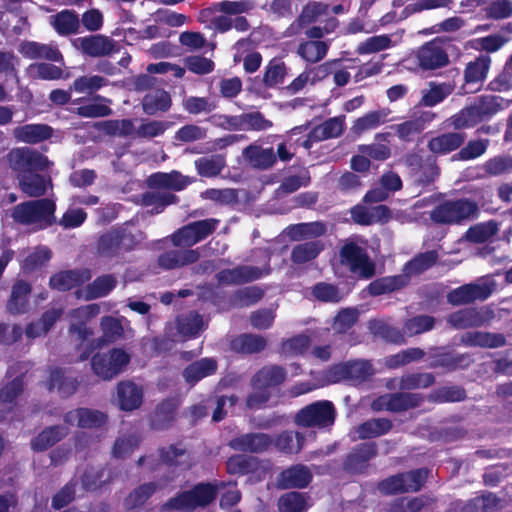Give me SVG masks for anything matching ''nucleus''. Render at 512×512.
<instances>
[{
  "mask_svg": "<svg viewBox=\"0 0 512 512\" xmlns=\"http://www.w3.org/2000/svg\"><path fill=\"white\" fill-rule=\"evenodd\" d=\"M197 173L201 177L212 178L218 176L226 166L225 156L213 154L194 161Z\"/></svg>",
  "mask_w": 512,
  "mask_h": 512,
  "instance_id": "nucleus-57",
  "label": "nucleus"
},
{
  "mask_svg": "<svg viewBox=\"0 0 512 512\" xmlns=\"http://www.w3.org/2000/svg\"><path fill=\"white\" fill-rule=\"evenodd\" d=\"M18 183L21 191L29 197H41L46 194L51 180L39 173L18 174Z\"/></svg>",
  "mask_w": 512,
  "mask_h": 512,
  "instance_id": "nucleus-43",
  "label": "nucleus"
},
{
  "mask_svg": "<svg viewBox=\"0 0 512 512\" xmlns=\"http://www.w3.org/2000/svg\"><path fill=\"white\" fill-rule=\"evenodd\" d=\"M68 428L63 425H52L43 429L31 440V448L43 452L60 442L68 435Z\"/></svg>",
  "mask_w": 512,
  "mask_h": 512,
  "instance_id": "nucleus-37",
  "label": "nucleus"
},
{
  "mask_svg": "<svg viewBox=\"0 0 512 512\" xmlns=\"http://www.w3.org/2000/svg\"><path fill=\"white\" fill-rule=\"evenodd\" d=\"M345 129V116H336L325 120L311 129V135L316 140H327L341 136Z\"/></svg>",
  "mask_w": 512,
  "mask_h": 512,
  "instance_id": "nucleus-52",
  "label": "nucleus"
},
{
  "mask_svg": "<svg viewBox=\"0 0 512 512\" xmlns=\"http://www.w3.org/2000/svg\"><path fill=\"white\" fill-rule=\"evenodd\" d=\"M483 315L475 308H464L451 313L447 322L455 329L480 327L484 324Z\"/></svg>",
  "mask_w": 512,
  "mask_h": 512,
  "instance_id": "nucleus-48",
  "label": "nucleus"
},
{
  "mask_svg": "<svg viewBox=\"0 0 512 512\" xmlns=\"http://www.w3.org/2000/svg\"><path fill=\"white\" fill-rule=\"evenodd\" d=\"M470 364L469 355L454 353L446 347L431 348L427 356V367L440 369L443 373L463 370L468 368Z\"/></svg>",
  "mask_w": 512,
  "mask_h": 512,
  "instance_id": "nucleus-13",
  "label": "nucleus"
},
{
  "mask_svg": "<svg viewBox=\"0 0 512 512\" xmlns=\"http://www.w3.org/2000/svg\"><path fill=\"white\" fill-rule=\"evenodd\" d=\"M56 203L49 198L21 202L11 212L14 222L21 225H36L46 229L56 223Z\"/></svg>",
  "mask_w": 512,
  "mask_h": 512,
  "instance_id": "nucleus-5",
  "label": "nucleus"
},
{
  "mask_svg": "<svg viewBox=\"0 0 512 512\" xmlns=\"http://www.w3.org/2000/svg\"><path fill=\"white\" fill-rule=\"evenodd\" d=\"M130 362V355L122 348H112L106 353L98 352L91 358L95 375L103 380H111L124 371Z\"/></svg>",
  "mask_w": 512,
  "mask_h": 512,
  "instance_id": "nucleus-10",
  "label": "nucleus"
},
{
  "mask_svg": "<svg viewBox=\"0 0 512 512\" xmlns=\"http://www.w3.org/2000/svg\"><path fill=\"white\" fill-rule=\"evenodd\" d=\"M155 482L143 483L133 489L123 501L124 508L127 511H133L142 507L157 491Z\"/></svg>",
  "mask_w": 512,
  "mask_h": 512,
  "instance_id": "nucleus-54",
  "label": "nucleus"
},
{
  "mask_svg": "<svg viewBox=\"0 0 512 512\" xmlns=\"http://www.w3.org/2000/svg\"><path fill=\"white\" fill-rule=\"evenodd\" d=\"M139 239L127 227H113L101 234L96 242L97 253L105 258H114L122 253L133 251Z\"/></svg>",
  "mask_w": 512,
  "mask_h": 512,
  "instance_id": "nucleus-7",
  "label": "nucleus"
},
{
  "mask_svg": "<svg viewBox=\"0 0 512 512\" xmlns=\"http://www.w3.org/2000/svg\"><path fill=\"white\" fill-rule=\"evenodd\" d=\"M418 65L423 70H434L448 64L449 58L443 43L432 40L420 47L417 53Z\"/></svg>",
  "mask_w": 512,
  "mask_h": 512,
  "instance_id": "nucleus-19",
  "label": "nucleus"
},
{
  "mask_svg": "<svg viewBox=\"0 0 512 512\" xmlns=\"http://www.w3.org/2000/svg\"><path fill=\"white\" fill-rule=\"evenodd\" d=\"M117 278L113 274H104L95 278L85 288V299L94 300L110 294L117 285Z\"/></svg>",
  "mask_w": 512,
  "mask_h": 512,
  "instance_id": "nucleus-55",
  "label": "nucleus"
},
{
  "mask_svg": "<svg viewBox=\"0 0 512 512\" xmlns=\"http://www.w3.org/2000/svg\"><path fill=\"white\" fill-rule=\"evenodd\" d=\"M324 244L320 240L307 241L293 247L291 261L301 265L314 260L323 251Z\"/></svg>",
  "mask_w": 512,
  "mask_h": 512,
  "instance_id": "nucleus-58",
  "label": "nucleus"
},
{
  "mask_svg": "<svg viewBox=\"0 0 512 512\" xmlns=\"http://www.w3.org/2000/svg\"><path fill=\"white\" fill-rule=\"evenodd\" d=\"M306 493L291 491L280 496L278 499L279 512H304L309 508Z\"/></svg>",
  "mask_w": 512,
  "mask_h": 512,
  "instance_id": "nucleus-63",
  "label": "nucleus"
},
{
  "mask_svg": "<svg viewBox=\"0 0 512 512\" xmlns=\"http://www.w3.org/2000/svg\"><path fill=\"white\" fill-rule=\"evenodd\" d=\"M288 72L289 68L281 57L272 58L264 68L263 85L266 88H275L283 84Z\"/></svg>",
  "mask_w": 512,
  "mask_h": 512,
  "instance_id": "nucleus-49",
  "label": "nucleus"
},
{
  "mask_svg": "<svg viewBox=\"0 0 512 512\" xmlns=\"http://www.w3.org/2000/svg\"><path fill=\"white\" fill-rule=\"evenodd\" d=\"M117 402L119 408L123 411H134L138 409L143 402V389L133 381H120L116 387Z\"/></svg>",
  "mask_w": 512,
  "mask_h": 512,
  "instance_id": "nucleus-28",
  "label": "nucleus"
},
{
  "mask_svg": "<svg viewBox=\"0 0 512 512\" xmlns=\"http://www.w3.org/2000/svg\"><path fill=\"white\" fill-rule=\"evenodd\" d=\"M267 346L265 337L244 333L231 341V349L236 353L252 355L262 352Z\"/></svg>",
  "mask_w": 512,
  "mask_h": 512,
  "instance_id": "nucleus-45",
  "label": "nucleus"
},
{
  "mask_svg": "<svg viewBox=\"0 0 512 512\" xmlns=\"http://www.w3.org/2000/svg\"><path fill=\"white\" fill-rule=\"evenodd\" d=\"M73 45L83 55L92 58L106 57L112 53L119 52L116 41L103 34L76 38L73 41Z\"/></svg>",
  "mask_w": 512,
  "mask_h": 512,
  "instance_id": "nucleus-15",
  "label": "nucleus"
},
{
  "mask_svg": "<svg viewBox=\"0 0 512 512\" xmlns=\"http://www.w3.org/2000/svg\"><path fill=\"white\" fill-rule=\"evenodd\" d=\"M31 292L32 287L28 282L22 279L17 280L12 286L11 295L6 304L7 311L12 315L26 313Z\"/></svg>",
  "mask_w": 512,
  "mask_h": 512,
  "instance_id": "nucleus-34",
  "label": "nucleus"
},
{
  "mask_svg": "<svg viewBox=\"0 0 512 512\" xmlns=\"http://www.w3.org/2000/svg\"><path fill=\"white\" fill-rule=\"evenodd\" d=\"M329 5L320 1H309L303 6L300 15L297 18V23L300 27H306L321 17L329 14Z\"/></svg>",
  "mask_w": 512,
  "mask_h": 512,
  "instance_id": "nucleus-64",
  "label": "nucleus"
},
{
  "mask_svg": "<svg viewBox=\"0 0 512 512\" xmlns=\"http://www.w3.org/2000/svg\"><path fill=\"white\" fill-rule=\"evenodd\" d=\"M190 183L191 181L187 176H183L176 170L169 173L156 172L148 178V184L152 188H165L175 191L185 189Z\"/></svg>",
  "mask_w": 512,
  "mask_h": 512,
  "instance_id": "nucleus-38",
  "label": "nucleus"
},
{
  "mask_svg": "<svg viewBox=\"0 0 512 512\" xmlns=\"http://www.w3.org/2000/svg\"><path fill=\"white\" fill-rule=\"evenodd\" d=\"M341 263L348 265L350 271L359 273L364 279H370L375 274V265L370 261L366 251L355 242H349L340 249Z\"/></svg>",
  "mask_w": 512,
  "mask_h": 512,
  "instance_id": "nucleus-14",
  "label": "nucleus"
},
{
  "mask_svg": "<svg viewBox=\"0 0 512 512\" xmlns=\"http://www.w3.org/2000/svg\"><path fill=\"white\" fill-rule=\"evenodd\" d=\"M480 209L473 199L461 197L445 199L430 212V219L438 225H465L478 218Z\"/></svg>",
  "mask_w": 512,
  "mask_h": 512,
  "instance_id": "nucleus-4",
  "label": "nucleus"
},
{
  "mask_svg": "<svg viewBox=\"0 0 512 512\" xmlns=\"http://www.w3.org/2000/svg\"><path fill=\"white\" fill-rule=\"evenodd\" d=\"M11 167L18 174L38 173L48 166V159L42 153L30 148H18L9 154Z\"/></svg>",
  "mask_w": 512,
  "mask_h": 512,
  "instance_id": "nucleus-16",
  "label": "nucleus"
},
{
  "mask_svg": "<svg viewBox=\"0 0 512 512\" xmlns=\"http://www.w3.org/2000/svg\"><path fill=\"white\" fill-rule=\"evenodd\" d=\"M218 224V219L208 218L190 222L177 229L171 235V242L178 249L161 253L157 260L159 267L173 270L196 263L200 258V252L198 248L191 247L212 235Z\"/></svg>",
  "mask_w": 512,
  "mask_h": 512,
  "instance_id": "nucleus-1",
  "label": "nucleus"
},
{
  "mask_svg": "<svg viewBox=\"0 0 512 512\" xmlns=\"http://www.w3.org/2000/svg\"><path fill=\"white\" fill-rule=\"evenodd\" d=\"M288 378V371L278 364H266L257 370L250 379L254 392L248 394L246 407L251 410L264 407L273 393H278Z\"/></svg>",
  "mask_w": 512,
  "mask_h": 512,
  "instance_id": "nucleus-2",
  "label": "nucleus"
},
{
  "mask_svg": "<svg viewBox=\"0 0 512 512\" xmlns=\"http://www.w3.org/2000/svg\"><path fill=\"white\" fill-rule=\"evenodd\" d=\"M72 104L78 105L74 113L83 118H103L113 113L109 106L111 100L98 94L92 98H76L72 101Z\"/></svg>",
  "mask_w": 512,
  "mask_h": 512,
  "instance_id": "nucleus-20",
  "label": "nucleus"
},
{
  "mask_svg": "<svg viewBox=\"0 0 512 512\" xmlns=\"http://www.w3.org/2000/svg\"><path fill=\"white\" fill-rule=\"evenodd\" d=\"M53 27L58 34L66 36L75 34L80 27L78 14L73 10H63L53 16Z\"/></svg>",
  "mask_w": 512,
  "mask_h": 512,
  "instance_id": "nucleus-60",
  "label": "nucleus"
},
{
  "mask_svg": "<svg viewBox=\"0 0 512 512\" xmlns=\"http://www.w3.org/2000/svg\"><path fill=\"white\" fill-rule=\"evenodd\" d=\"M53 135V128L48 124H25L17 126L13 130V136L18 142L38 144L48 140Z\"/></svg>",
  "mask_w": 512,
  "mask_h": 512,
  "instance_id": "nucleus-30",
  "label": "nucleus"
},
{
  "mask_svg": "<svg viewBox=\"0 0 512 512\" xmlns=\"http://www.w3.org/2000/svg\"><path fill=\"white\" fill-rule=\"evenodd\" d=\"M176 415V407L171 400L160 402L151 417V426L156 430H165L172 426Z\"/></svg>",
  "mask_w": 512,
  "mask_h": 512,
  "instance_id": "nucleus-56",
  "label": "nucleus"
},
{
  "mask_svg": "<svg viewBox=\"0 0 512 512\" xmlns=\"http://www.w3.org/2000/svg\"><path fill=\"white\" fill-rule=\"evenodd\" d=\"M375 373L370 360H350L334 365L329 370L332 382L349 381L352 384H361L369 380Z\"/></svg>",
  "mask_w": 512,
  "mask_h": 512,
  "instance_id": "nucleus-11",
  "label": "nucleus"
},
{
  "mask_svg": "<svg viewBox=\"0 0 512 512\" xmlns=\"http://www.w3.org/2000/svg\"><path fill=\"white\" fill-rule=\"evenodd\" d=\"M466 139V132H445L432 137L427 143V148L435 157L437 155H448L460 149Z\"/></svg>",
  "mask_w": 512,
  "mask_h": 512,
  "instance_id": "nucleus-26",
  "label": "nucleus"
},
{
  "mask_svg": "<svg viewBox=\"0 0 512 512\" xmlns=\"http://www.w3.org/2000/svg\"><path fill=\"white\" fill-rule=\"evenodd\" d=\"M368 328L373 336L379 337L388 343L395 345H403L406 343L403 329L401 330L392 326L383 320H370L368 322Z\"/></svg>",
  "mask_w": 512,
  "mask_h": 512,
  "instance_id": "nucleus-44",
  "label": "nucleus"
},
{
  "mask_svg": "<svg viewBox=\"0 0 512 512\" xmlns=\"http://www.w3.org/2000/svg\"><path fill=\"white\" fill-rule=\"evenodd\" d=\"M508 106L509 101L497 95H480L470 105L478 124L491 119Z\"/></svg>",
  "mask_w": 512,
  "mask_h": 512,
  "instance_id": "nucleus-25",
  "label": "nucleus"
},
{
  "mask_svg": "<svg viewBox=\"0 0 512 512\" xmlns=\"http://www.w3.org/2000/svg\"><path fill=\"white\" fill-rule=\"evenodd\" d=\"M378 455V445L373 441L359 443L351 448L342 462V469L351 475L364 474L369 463Z\"/></svg>",
  "mask_w": 512,
  "mask_h": 512,
  "instance_id": "nucleus-12",
  "label": "nucleus"
},
{
  "mask_svg": "<svg viewBox=\"0 0 512 512\" xmlns=\"http://www.w3.org/2000/svg\"><path fill=\"white\" fill-rule=\"evenodd\" d=\"M305 436L300 432L285 430L273 437L272 446L285 455L298 454L304 447Z\"/></svg>",
  "mask_w": 512,
  "mask_h": 512,
  "instance_id": "nucleus-40",
  "label": "nucleus"
},
{
  "mask_svg": "<svg viewBox=\"0 0 512 512\" xmlns=\"http://www.w3.org/2000/svg\"><path fill=\"white\" fill-rule=\"evenodd\" d=\"M217 370V360L212 357H205L187 365L182 372V376L188 385L194 386L202 379L216 374Z\"/></svg>",
  "mask_w": 512,
  "mask_h": 512,
  "instance_id": "nucleus-29",
  "label": "nucleus"
},
{
  "mask_svg": "<svg viewBox=\"0 0 512 512\" xmlns=\"http://www.w3.org/2000/svg\"><path fill=\"white\" fill-rule=\"evenodd\" d=\"M219 487L216 483L199 482L191 489L177 492L160 506V512L180 511L194 512L206 508L218 497Z\"/></svg>",
  "mask_w": 512,
  "mask_h": 512,
  "instance_id": "nucleus-3",
  "label": "nucleus"
},
{
  "mask_svg": "<svg viewBox=\"0 0 512 512\" xmlns=\"http://www.w3.org/2000/svg\"><path fill=\"white\" fill-rule=\"evenodd\" d=\"M491 294L492 288L488 284L468 283L448 292L447 302L453 306L466 305L477 300H486Z\"/></svg>",
  "mask_w": 512,
  "mask_h": 512,
  "instance_id": "nucleus-18",
  "label": "nucleus"
},
{
  "mask_svg": "<svg viewBox=\"0 0 512 512\" xmlns=\"http://www.w3.org/2000/svg\"><path fill=\"white\" fill-rule=\"evenodd\" d=\"M430 88L423 92L420 103L425 107H434L443 102L454 91V85L450 83L430 82Z\"/></svg>",
  "mask_w": 512,
  "mask_h": 512,
  "instance_id": "nucleus-62",
  "label": "nucleus"
},
{
  "mask_svg": "<svg viewBox=\"0 0 512 512\" xmlns=\"http://www.w3.org/2000/svg\"><path fill=\"white\" fill-rule=\"evenodd\" d=\"M19 52L28 59H45L53 62H63V55L56 46L35 41H24L20 44Z\"/></svg>",
  "mask_w": 512,
  "mask_h": 512,
  "instance_id": "nucleus-33",
  "label": "nucleus"
},
{
  "mask_svg": "<svg viewBox=\"0 0 512 512\" xmlns=\"http://www.w3.org/2000/svg\"><path fill=\"white\" fill-rule=\"evenodd\" d=\"M336 419V409L329 400L315 401L301 408L295 415L294 422L298 427L329 428Z\"/></svg>",
  "mask_w": 512,
  "mask_h": 512,
  "instance_id": "nucleus-9",
  "label": "nucleus"
},
{
  "mask_svg": "<svg viewBox=\"0 0 512 512\" xmlns=\"http://www.w3.org/2000/svg\"><path fill=\"white\" fill-rule=\"evenodd\" d=\"M410 283L407 274L380 277L373 280L367 287L368 293L373 296H381L398 291Z\"/></svg>",
  "mask_w": 512,
  "mask_h": 512,
  "instance_id": "nucleus-35",
  "label": "nucleus"
},
{
  "mask_svg": "<svg viewBox=\"0 0 512 512\" xmlns=\"http://www.w3.org/2000/svg\"><path fill=\"white\" fill-rule=\"evenodd\" d=\"M313 474L303 464H295L282 470L277 477V485L281 489H303L312 482Z\"/></svg>",
  "mask_w": 512,
  "mask_h": 512,
  "instance_id": "nucleus-24",
  "label": "nucleus"
},
{
  "mask_svg": "<svg viewBox=\"0 0 512 512\" xmlns=\"http://www.w3.org/2000/svg\"><path fill=\"white\" fill-rule=\"evenodd\" d=\"M69 333L77 336L79 348L84 346L78 356L79 361L87 360L94 350L100 346V343L96 344L94 340H89V337L93 335V331L87 327L86 322L83 320H79V323H72L69 327Z\"/></svg>",
  "mask_w": 512,
  "mask_h": 512,
  "instance_id": "nucleus-46",
  "label": "nucleus"
},
{
  "mask_svg": "<svg viewBox=\"0 0 512 512\" xmlns=\"http://www.w3.org/2000/svg\"><path fill=\"white\" fill-rule=\"evenodd\" d=\"M91 279L89 269H70L53 274L49 279V287L59 292L70 291Z\"/></svg>",
  "mask_w": 512,
  "mask_h": 512,
  "instance_id": "nucleus-22",
  "label": "nucleus"
},
{
  "mask_svg": "<svg viewBox=\"0 0 512 512\" xmlns=\"http://www.w3.org/2000/svg\"><path fill=\"white\" fill-rule=\"evenodd\" d=\"M176 328L180 335L195 338L203 329V317L197 312H190L176 318Z\"/></svg>",
  "mask_w": 512,
  "mask_h": 512,
  "instance_id": "nucleus-61",
  "label": "nucleus"
},
{
  "mask_svg": "<svg viewBox=\"0 0 512 512\" xmlns=\"http://www.w3.org/2000/svg\"><path fill=\"white\" fill-rule=\"evenodd\" d=\"M434 117L433 112H423L419 117L391 125L390 128L402 142L410 143L426 129V126L433 121Z\"/></svg>",
  "mask_w": 512,
  "mask_h": 512,
  "instance_id": "nucleus-23",
  "label": "nucleus"
},
{
  "mask_svg": "<svg viewBox=\"0 0 512 512\" xmlns=\"http://www.w3.org/2000/svg\"><path fill=\"white\" fill-rule=\"evenodd\" d=\"M242 155L252 168L258 170H267L276 163V154L272 147L263 148L253 143L244 148Z\"/></svg>",
  "mask_w": 512,
  "mask_h": 512,
  "instance_id": "nucleus-32",
  "label": "nucleus"
},
{
  "mask_svg": "<svg viewBox=\"0 0 512 512\" xmlns=\"http://www.w3.org/2000/svg\"><path fill=\"white\" fill-rule=\"evenodd\" d=\"M403 162L414 185L418 187L429 188L440 176L437 158L432 154L424 155L421 150H412L405 154Z\"/></svg>",
  "mask_w": 512,
  "mask_h": 512,
  "instance_id": "nucleus-6",
  "label": "nucleus"
},
{
  "mask_svg": "<svg viewBox=\"0 0 512 512\" xmlns=\"http://www.w3.org/2000/svg\"><path fill=\"white\" fill-rule=\"evenodd\" d=\"M424 402V396L420 393L395 392L388 393V411L403 412L419 407Z\"/></svg>",
  "mask_w": 512,
  "mask_h": 512,
  "instance_id": "nucleus-47",
  "label": "nucleus"
},
{
  "mask_svg": "<svg viewBox=\"0 0 512 512\" xmlns=\"http://www.w3.org/2000/svg\"><path fill=\"white\" fill-rule=\"evenodd\" d=\"M392 427L393 423L390 419L373 418L359 424L356 428V433L359 439L367 440L389 433Z\"/></svg>",
  "mask_w": 512,
  "mask_h": 512,
  "instance_id": "nucleus-51",
  "label": "nucleus"
},
{
  "mask_svg": "<svg viewBox=\"0 0 512 512\" xmlns=\"http://www.w3.org/2000/svg\"><path fill=\"white\" fill-rule=\"evenodd\" d=\"M260 468L257 457L245 453L234 454L226 460V471L229 475L246 476L255 474Z\"/></svg>",
  "mask_w": 512,
  "mask_h": 512,
  "instance_id": "nucleus-36",
  "label": "nucleus"
},
{
  "mask_svg": "<svg viewBox=\"0 0 512 512\" xmlns=\"http://www.w3.org/2000/svg\"><path fill=\"white\" fill-rule=\"evenodd\" d=\"M263 276V271L257 266L238 265L234 268L220 270L216 279L222 285H243L256 281Z\"/></svg>",
  "mask_w": 512,
  "mask_h": 512,
  "instance_id": "nucleus-21",
  "label": "nucleus"
},
{
  "mask_svg": "<svg viewBox=\"0 0 512 512\" xmlns=\"http://www.w3.org/2000/svg\"><path fill=\"white\" fill-rule=\"evenodd\" d=\"M107 421V415L89 408H77L64 415V422L80 428H99Z\"/></svg>",
  "mask_w": 512,
  "mask_h": 512,
  "instance_id": "nucleus-27",
  "label": "nucleus"
},
{
  "mask_svg": "<svg viewBox=\"0 0 512 512\" xmlns=\"http://www.w3.org/2000/svg\"><path fill=\"white\" fill-rule=\"evenodd\" d=\"M143 112L146 115H155L159 112H167L172 105V99L169 92L158 88L148 92L141 102Z\"/></svg>",
  "mask_w": 512,
  "mask_h": 512,
  "instance_id": "nucleus-39",
  "label": "nucleus"
},
{
  "mask_svg": "<svg viewBox=\"0 0 512 512\" xmlns=\"http://www.w3.org/2000/svg\"><path fill=\"white\" fill-rule=\"evenodd\" d=\"M490 65L491 58L488 55H481L469 62L464 70L465 86L481 84L487 76Z\"/></svg>",
  "mask_w": 512,
  "mask_h": 512,
  "instance_id": "nucleus-53",
  "label": "nucleus"
},
{
  "mask_svg": "<svg viewBox=\"0 0 512 512\" xmlns=\"http://www.w3.org/2000/svg\"><path fill=\"white\" fill-rule=\"evenodd\" d=\"M273 436L262 432H249L232 438L229 448L243 453L261 454L272 447Z\"/></svg>",
  "mask_w": 512,
  "mask_h": 512,
  "instance_id": "nucleus-17",
  "label": "nucleus"
},
{
  "mask_svg": "<svg viewBox=\"0 0 512 512\" xmlns=\"http://www.w3.org/2000/svg\"><path fill=\"white\" fill-rule=\"evenodd\" d=\"M478 124L470 105L460 109L457 113L444 120L443 126L446 129H453V132H464Z\"/></svg>",
  "mask_w": 512,
  "mask_h": 512,
  "instance_id": "nucleus-59",
  "label": "nucleus"
},
{
  "mask_svg": "<svg viewBox=\"0 0 512 512\" xmlns=\"http://www.w3.org/2000/svg\"><path fill=\"white\" fill-rule=\"evenodd\" d=\"M428 473L427 468L400 472L380 480L377 483V490L386 496L418 492L425 485Z\"/></svg>",
  "mask_w": 512,
  "mask_h": 512,
  "instance_id": "nucleus-8",
  "label": "nucleus"
},
{
  "mask_svg": "<svg viewBox=\"0 0 512 512\" xmlns=\"http://www.w3.org/2000/svg\"><path fill=\"white\" fill-rule=\"evenodd\" d=\"M158 455L161 463L168 468L189 470L192 466L189 461V453L181 443L158 448Z\"/></svg>",
  "mask_w": 512,
  "mask_h": 512,
  "instance_id": "nucleus-31",
  "label": "nucleus"
},
{
  "mask_svg": "<svg viewBox=\"0 0 512 512\" xmlns=\"http://www.w3.org/2000/svg\"><path fill=\"white\" fill-rule=\"evenodd\" d=\"M329 50V43L322 40H305L299 43L296 54L307 64L312 65L323 60Z\"/></svg>",
  "mask_w": 512,
  "mask_h": 512,
  "instance_id": "nucleus-41",
  "label": "nucleus"
},
{
  "mask_svg": "<svg viewBox=\"0 0 512 512\" xmlns=\"http://www.w3.org/2000/svg\"><path fill=\"white\" fill-rule=\"evenodd\" d=\"M79 381L76 377L66 376L61 368H54L50 371L48 389H56L63 398L72 396L78 389Z\"/></svg>",
  "mask_w": 512,
  "mask_h": 512,
  "instance_id": "nucleus-42",
  "label": "nucleus"
},
{
  "mask_svg": "<svg viewBox=\"0 0 512 512\" xmlns=\"http://www.w3.org/2000/svg\"><path fill=\"white\" fill-rule=\"evenodd\" d=\"M438 259L439 254L436 250L418 253L404 265L403 272L410 279L411 276H418L433 267Z\"/></svg>",
  "mask_w": 512,
  "mask_h": 512,
  "instance_id": "nucleus-50",
  "label": "nucleus"
}]
</instances>
